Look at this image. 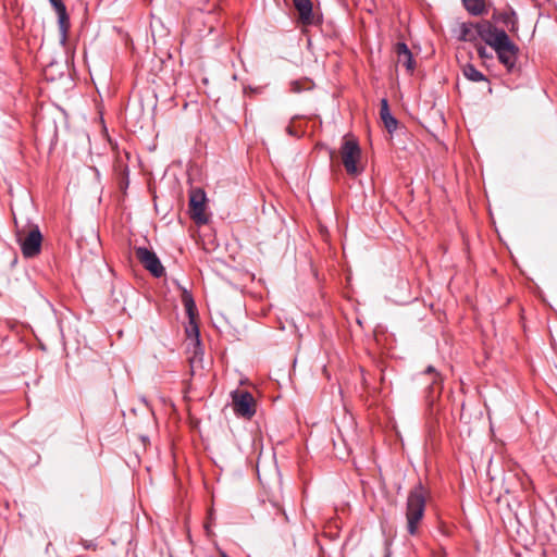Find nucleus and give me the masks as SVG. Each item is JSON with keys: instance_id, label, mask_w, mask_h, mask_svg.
<instances>
[{"instance_id": "nucleus-1", "label": "nucleus", "mask_w": 557, "mask_h": 557, "mask_svg": "<svg viewBox=\"0 0 557 557\" xmlns=\"http://www.w3.org/2000/svg\"><path fill=\"white\" fill-rule=\"evenodd\" d=\"M476 32L478 36L495 51L507 72L513 73L517 70L519 48L507 33L488 21L476 23Z\"/></svg>"}, {"instance_id": "nucleus-2", "label": "nucleus", "mask_w": 557, "mask_h": 557, "mask_svg": "<svg viewBox=\"0 0 557 557\" xmlns=\"http://www.w3.org/2000/svg\"><path fill=\"white\" fill-rule=\"evenodd\" d=\"M426 492L421 482L410 490L406 504L407 532L418 534L420 522L424 517Z\"/></svg>"}, {"instance_id": "nucleus-3", "label": "nucleus", "mask_w": 557, "mask_h": 557, "mask_svg": "<svg viewBox=\"0 0 557 557\" xmlns=\"http://www.w3.org/2000/svg\"><path fill=\"white\" fill-rule=\"evenodd\" d=\"M341 161L350 177L359 176L366 169V157L358 141H344L339 149Z\"/></svg>"}, {"instance_id": "nucleus-4", "label": "nucleus", "mask_w": 557, "mask_h": 557, "mask_svg": "<svg viewBox=\"0 0 557 557\" xmlns=\"http://www.w3.org/2000/svg\"><path fill=\"white\" fill-rule=\"evenodd\" d=\"M183 304L189 318V327L186 329V333L190 337V345L193 346V355L189 357V362L191 368H194L197 363H201L203 355L199 339V329L195 322L196 305L191 295L187 293L183 295Z\"/></svg>"}, {"instance_id": "nucleus-5", "label": "nucleus", "mask_w": 557, "mask_h": 557, "mask_svg": "<svg viewBox=\"0 0 557 557\" xmlns=\"http://www.w3.org/2000/svg\"><path fill=\"white\" fill-rule=\"evenodd\" d=\"M16 239L25 258H34L40 253L42 235L38 225H33L27 233L17 230Z\"/></svg>"}, {"instance_id": "nucleus-6", "label": "nucleus", "mask_w": 557, "mask_h": 557, "mask_svg": "<svg viewBox=\"0 0 557 557\" xmlns=\"http://www.w3.org/2000/svg\"><path fill=\"white\" fill-rule=\"evenodd\" d=\"M135 256L141 265L153 276L161 277L165 270L154 251L146 247H135Z\"/></svg>"}, {"instance_id": "nucleus-7", "label": "nucleus", "mask_w": 557, "mask_h": 557, "mask_svg": "<svg viewBox=\"0 0 557 557\" xmlns=\"http://www.w3.org/2000/svg\"><path fill=\"white\" fill-rule=\"evenodd\" d=\"M206 193L201 188L190 190L189 195V213L191 219L197 224H205L208 222L206 214Z\"/></svg>"}, {"instance_id": "nucleus-8", "label": "nucleus", "mask_w": 557, "mask_h": 557, "mask_svg": "<svg viewBox=\"0 0 557 557\" xmlns=\"http://www.w3.org/2000/svg\"><path fill=\"white\" fill-rule=\"evenodd\" d=\"M421 377L425 380L426 383V398L430 404H433L434 400L440 397L442 393L443 386V376L442 374L432 366L425 368L423 372H421Z\"/></svg>"}, {"instance_id": "nucleus-9", "label": "nucleus", "mask_w": 557, "mask_h": 557, "mask_svg": "<svg viewBox=\"0 0 557 557\" xmlns=\"http://www.w3.org/2000/svg\"><path fill=\"white\" fill-rule=\"evenodd\" d=\"M234 412L243 418L250 419L255 412V399L249 392L236 391L232 395Z\"/></svg>"}, {"instance_id": "nucleus-10", "label": "nucleus", "mask_w": 557, "mask_h": 557, "mask_svg": "<svg viewBox=\"0 0 557 557\" xmlns=\"http://www.w3.org/2000/svg\"><path fill=\"white\" fill-rule=\"evenodd\" d=\"M293 4L298 12L299 22L305 25H315L319 23L312 11L311 0H293Z\"/></svg>"}, {"instance_id": "nucleus-11", "label": "nucleus", "mask_w": 557, "mask_h": 557, "mask_svg": "<svg viewBox=\"0 0 557 557\" xmlns=\"http://www.w3.org/2000/svg\"><path fill=\"white\" fill-rule=\"evenodd\" d=\"M395 51L398 64L403 65L409 73H412L416 63L408 46L405 42H397Z\"/></svg>"}, {"instance_id": "nucleus-12", "label": "nucleus", "mask_w": 557, "mask_h": 557, "mask_svg": "<svg viewBox=\"0 0 557 557\" xmlns=\"http://www.w3.org/2000/svg\"><path fill=\"white\" fill-rule=\"evenodd\" d=\"M58 15V26L60 33V42L64 46L67 41V35L71 27L70 16L66 12V7L55 11Z\"/></svg>"}, {"instance_id": "nucleus-13", "label": "nucleus", "mask_w": 557, "mask_h": 557, "mask_svg": "<svg viewBox=\"0 0 557 557\" xmlns=\"http://www.w3.org/2000/svg\"><path fill=\"white\" fill-rule=\"evenodd\" d=\"M466 10L474 16L486 13L485 0H461Z\"/></svg>"}, {"instance_id": "nucleus-14", "label": "nucleus", "mask_w": 557, "mask_h": 557, "mask_svg": "<svg viewBox=\"0 0 557 557\" xmlns=\"http://www.w3.org/2000/svg\"><path fill=\"white\" fill-rule=\"evenodd\" d=\"M498 20L506 26L510 32L518 30V17L513 10L503 12L498 15Z\"/></svg>"}, {"instance_id": "nucleus-15", "label": "nucleus", "mask_w": 557, "mask_h": 557, "mask_svg": "<svg viewBox=\"0 0 557 557\" xmlns=\"http://www.w3.org/2000/svg\"><path fill=\"white\" fill-rule=\"evenodd\" d=\"M462 73L467 79L474 83L486 81L484 74L476 70L475 66L471 63H467L463 65Z\"/></svg>"}, {"instance_id": "nucleus-16", "label": "nucleus", "mask_w": 557, "mask_h": 557, "mask_svg": "<svg viewBox=\"0 0 557 557\" xmlns=\"http://www.w3.org/2000/svg\"><path fill=\"white\" fill-rule=\"evenodd\" d=\"M475 33L478 34L476 24L475 25L463 24L461 26L460 39L463 41H472L475 39Z\"/></svg>"}, {"instance_id": "nucleus-17", "label": "nucleus", "mask_w": 557, "mask_h": 557, "mask_svg": "<svg viewBox=\"0 0 557 557\" xmlns=\"http://www.w3.org/2000/svg\"><path fill=\"white\" fill-rule=\"evenodd\" d=\"M382 122L389 134H392L398 125L397 120L392 114L387 117H384Z\"/></svg>"}, {"instance_id": "nucleus-18", "label": "nucleus", "mask_w": 557, "mask_h": 557, "mask_svg": "<svg viewBox=\"0 0 557 557\" xmlns=\"http://www.w3.org/2000/svg\"><path fill=\"white\" fill-rule=\"evenodd\" d=\"M392 113L389 111V107H388V102L386 99H382L381 100V108H380V115H381V120H383L384 117H387L389 116Z\"/></svg>"}, {"instance_id": "nucleus-19", "label": "nucleus", "mask_w": 557, "mask_h": 557, "mask_svg": "<svg viewBox=\"0 0 557 557\" xmlns=\"http://www.w3.org/2000/svg\"><path fill=\"white\" fill-rule=\"evenodd\" d=\"M476 51H478V54L481 59H492L493 55L491 53L487 52L486 48L483 47V46H479L476 48Z\"/></svg>"}, {"instance_id": "nucleus-20", "label": "nucleus", "mask_w": 557, "mask_h": 557, "mask_svg": "<svg viewBox=\"0 0 557 557\" xmlns=\"http://www.w3.org/2000/svg\"><path fill=\"white\" fill-rule=\"evenodd\" d=\"M49 2L53 7L54 11L65 8V4L63 3L62 0H49Z\"/></svg>"}, {"instance_id": "nucleus-21", "label": "nucleus", "mask_w": 557, "mask_h": 557, "mask_svg": "<svg viewBox=\"0 0 557 557\" xmlns=\"http://www.w3.org/2000/svg\"><path fill=\"white\" fill-rule=\"evenodd\" d=\"M98 124L101 126V131H102L103 136H107V137L109 138V136H108V129H107L106 125L103 124V121H102V119H101V117H100V120H99Z\"/></svg>"}, {"instance_id": "nucleus-22", "label": "nucleus", "mask_w": 557, "mask_h": 557, "mask_svg": "<svg viewBox=\"0 0 557 557\" xmlns=\"http://www.w3.org/2000/svg\"><path fill=\"white\" fill-rule=\"evenodd\" d=\"M297 85H298V83H294V84H293V86H294V87H293V90H294V91H299V89H298Z\"/></svg>"}, {"instance_id": "nucleus-23", "label": "nucleus", "mask_w": 557, "mask_h": 557, "mask_svg": "<svg viewBox=\"0 0 557 557\" xmlns=\"http://www.w3.org/2000/svg\"><path fill=\"white\" fill-rule=\"evenodd\" d=\"M221 557H228L225 553H221Z\"/></svg>"}]
</instances>
